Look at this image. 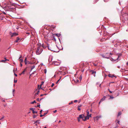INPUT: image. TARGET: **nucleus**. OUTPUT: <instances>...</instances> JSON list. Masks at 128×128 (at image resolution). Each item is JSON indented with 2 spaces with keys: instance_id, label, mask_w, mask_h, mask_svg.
<instances>
[{
  "instance_id": "nucleus-1",
  "label": "nucleus",
  "mask_w": 128,
  "mask_h": 128,
  "mask_svg": "<svg viewBox=\"0 0 128 128\" xmlns=\"http://www.w3.org/2000/svg\"><path fill=\"white\" fill-rule=\"evenodd\" d=\"M43 49L41 46H38L37 48L36 53V54L39 55L42 52Z\"/></svg>"
},
{
  "instance_id": "nucleus-2",
  "label": "nucleus",
  "mask_w": 128,
  "mask_h": 128,
  "mask_svg": "<svg viewBox=\"0 0 128 128\" xmlns=\"http://www.w3.org/2000/svg\"><path fill=\"white\" fill-rule=\"evenodd\" d=\"M54 46H52L51 45L50 46H48V48L49 50H50L51 51H53L54 52H55V51L54 50Z\"/></svg>"
},
{
  "instance_id": "nucleus-3",
  "label": "nucleus",
  "mask_w": 128,
  "mask_h": 128,
  "mask_svg": "<svg viewBox=\"0 0 128 128\" xmlns=\"http://www.w3.org/2000/svg\"><path fill=\"white\" fill-rule=\"evenodd\" d=\"M10 34L11 36V37L16 36L18 35L17 33H12L11 32H10Z\"/></svg>"
},
{
  "instance_id": "nucleus-4",
  "label": "nucleus",
  "mask_w": 128,
  "mask_h": 128,
  "mask_svg": "<svg viewBox=\"0 0 128 128\" xmlns=\"http://www.w3.org/2000/svg\"><path fill=\"white\" fill-rule=\"evenodd\" d=\"M84 116L83 114L80 115L78 116V118H82V120L84 121Z\"/></svg>"
},
{
  "instance_id": "nucleus-5",
  "label": "nucleus",
  "mask_w": 128,
  "mask_h": 128,
  "mask_svg": "<svg viewBox=\"0 0 128 128\" xmlns=\"http://www.w3.org/2000/svg\"><path fill=\"white\" fill-rule=\"evenodd\" d=\"M21 39H20V38L18 37L16 38V40L14 42H19L20 41Z\"/></svg>"
},
{
  "instance_id": "nucleus-6",
  "label": "nucleus",
  "mask_w": 128,
  "mask_h": 128,
  "mask_svg": "<svg viewBox=\"0 0 128 128\" xmlns=\"http://www.w3.org/2000/svg\"><path fill=\"white\" fill-rule=\"evenodd\" d=\"M90 72H92V74H94V77L96 76L95 74L96 73V71H94L93 70H91Z\"/></svg>"
},
{
  "instance_id": "nucleus-7",
  "label": "nucleus",
  "mask_w": 128,
  "mask_h": 128,
  "mask_svg": "<svg viewBox=\"0 0 128 128\" xmlns=\"http://www.w3.org/2000/svg\"><path fill=\"white\" fill-rule=\"evenodd\" d=\"M100 55L103 58H107V59L108 58V57H106V56H105V54H101Z\"/></svg>"
},
{
  "instance_id": "nucleus-8",
  "label": "nucleus",
  "mask_w": 128,
  "mask_h": 128,
  "mask_svg": "<svg viewBox=\"0 0 128 128\" xmlns=\"http://www.w3.org/2000/svg\"><path fill=\"white\" fill-rule=\"evenodd\" d=\"M105 56L108 57V58L109 59V58L110 57V56L109 54L108 53H106L105 54Z\"/></svg>"
},
{
  "instance_id": "nucleus-9",
  "label": "nucleus",
  "mask_w": 128,
  "mask_h": 128,
  "mask_svg": "<svg viewBox=\"0 0 128 128\" xmlns=\"http://www.w3.org/2000/svg\"><path fill=\"white\" fill-rule=\"evenodd\" d=\"M106 98V96H104L103 97V98L100 100V102H102Z\"/></svg>"
},
{
  "instance_id": "nucleus-10",
  "label": "nucleus",
  "mask_w": 128,
  "mask_h": 128,
  "mask_svg": "<svg viewBox=\"0 0 128 128\" xmlns=\"http://www.w3.org/2000/svg\"><path fill=\"white\" fill-rule=\"evenodd\" d=\"M89 116H84V121H85L87 119H89Z\"/></svg>"
},
{
  "instance_id": "nucleus-11",
  "label": "nucleus",
  "mask_w": 128,
  "mask_h": 128,
  "mask_svg": "<svg viewBox=\"0 0 128 128\" xmlns=\"http://www.w3.org/2000/svg\"><path fill=\"white\" fill-rule=\"evenodd\" d=\"M56 27L55 26H54L53 25H52L51 26V28H53L52 29V30L53 31L54 30H53Z\"/></svg>"
},
{
  "instance_id": "nucleus-12",
  "label": "nucleus",
  "mask_w": 128,
  "mask_h": 128,
  "mask_svg": "<svg viewBox=\"0 0 128 128\" xmlns=\"http://www.w3.org/2000/svg\"><path fill=\"white\" fill-rule=\"evenodd\" d=\"M24 63L25 64H27V60L26 59V58L24 60Z\"/></svg>"
},
{
  "instance_id": "nucleus-13",
  "label": "nucleus",
  "mask_w": 128,
  "mask_h": 128,
  "mask_svg": "<svg viewBox=\"0 0 128 128\" xmlns=\"http://www.w3.org/2000/svg\"><path fill=\"white\" fill-rule=\"evenodd\" d=\"M40 120H38L35 121L34 122V124L37 123L38 124H40V122L39 121Z\"/></svg>"
},
{
  "instance_id": "nucleus-14",
  "label": "nucleus",
  "mask_w": 128,
  "mask_h": 128,
  "mask_svg": "<svg viewBox=\"0 0 128 128\" xmlns=\"http://www.w3.org/2000/svg\"><path fill=\"white\" fill-rule=\"evenodd\" d=\"M27 69V68H26L24 70H23L22 72V74H24V72L26 71V70Z\"/></svg>"
},
{
  "instance_id": "nucleus-15",
  "label": "nucleus",
  "mask_w": 128,
  "mask_h": 128,
  "mask_svg": "<svg viewBox=\"0 0 128 128\" xmlns=\"http://www.w3.org/2000/svg\"><path fill=\"white\" fill-rule=\"evenodd\" d=\"M122 55V54H120V55H118V57L117 58V60H120V59L119 58Z\"/></svg>"
},
{
  "instance_id": "nucleus-16",
  "label": "nucleus",
  "mask_w": 128,
  "mask_h": 128,
  "mask_svg": "<svg viewBox=\"0 0 128 128\" xmlns=\"http://www.w3.org/2000/svg\"><path fill=\"white\" fill-rule=\"evenodd\" d=\"M39 92V90H38V91L35 94V96H37Z\"/></svg>"
},
{
  "instance_id": "nucleus-17",
  "label": "nucleus",
  "mask_w": 128,
  "mask_h": 128,
  "mask_svg": "<svg viewBox=\"0 0 128 128\" xmlns=\"http://www.w3.org/2000/svg\"><path fill=\"white\" fill-rule=\"evenodd\" d=\"M108 96H110V98H109V99H112L114 98V97H113L112 96L109 95H108Z\"/></svg>"
},
{
  "instance_id": "nucleus-18",
  "label": "nucleus",
  "mask_w": 128,
  "mask_h": 128,
  "mask_svg": "<svg viewBox=\"0 0 128 128\" xmlns=\"http://www.w3.org/2000/svg\"><path fill=\"white\" fill-rule=\"evenodd\" d=\"M108 76L110 77L111 78H112L113 77L115 76L114 75H112L110 74H108Z\"/></svg>"
},
{
  "instance_id": "nucleus-19",
  "label": "nucleus",
  "mask_w": 128,
  "mask_h": 128,
  "mask_svg": "<svg viewBox=\"0 0 128 128\" xmlns=\"http://www.w3.org/2000/svg\"><path fill=\"white\" fill-rule=\"evenodd\" d=\"M122 114V112H120L118 113V116H120Z\"/></svg>"
},
{
  "instance_id": "nucleus-20",
  "label": "nucleus",
  "mask_w": 128,
  "mask_h": 128,
  "mask_svg": "<svg viewBox=\"0 0 128 128\" xmlns=\"http://www.w3.org/2000/svg\"><path fill=\"white\" fill-rule=\"evenodd\" d=\"M101 116H98L96 117V118L97 120H98L100 118H101Z\"/></svg>"
},
{
  "instance_id": "nucleus-21",
  "label": "nucleus",
  "mask_w": 128,
  "mask_h": 128,
  "mask_svg": "<svg viewBox=\"0 0 128 128\" xmlns=\"http://www.w3.org/2000/svg\"><path fill=\"white\" fill-rule=\"evenodd\" d=\"M35 67V66L34 65L31 68V71Z\"/></svg>"
},
{
  "instance_id": "nucleus-22",
  "label": "nucleus",
  "mask_w": 128,
  "mask_h": 128,
  "mask_svg": "<svg viewBox=\"0 0 128 128\" xmlns=\"http://www.w3.org/2000/svg\"><path fill=\"white\" fill-rule=\"evenodd\" d=\"M55 35L58 37H59L60 36V34H56Z\"/></svg>"
},
{
  "instance_id": "nucleus-23",
  "label": "nucleus",
  "mask_w": 128,
  "mask_h": 128,
  "mask_svg": "<svg viewBox=\"0 0 128 128\" xmlns=\"http://www.w3.org/2000/svg\"><path fill=\"white\" fill-rule=\"evenodd\" d=\"M14 83H16L17 82V80H15V78H14Z\"/></svg>"
},
{
  "instance_id": "nucleus-24",
  "label": "nucleus",
  "mask_w": 128,
  "mask_h": 128,
  "mask_svg": "<svg viewBox=\"0 0 128 128\" xmlns=\"http://www.w3.org/2000/svg\"><path fill=\"white\" fill-rule=\"evenodd\" d=\"M4 59H5L4 61H5V62H6L7 61H9V60L6 59V58H4Z\"/></svg>"
},
{
  "instance_id": "nucleus-25",
  "label": "nucleus",
  "mask_w": 128,
  "mask_h": 128,
  "mask_svg": "<svg viewBox=\"0 0 128 128\" xmlns=\"http://www.w3.org/2000/svg\"><path fill=\"white\" fill-rule=\"evenodd\" d=\"M34 103H36V101L35 100H34V101L32 102L31 103V104H34Z\"/></svg>"
},
{
  "instance_id": "nucleus-26",
  "label": "nucleus",
  "mask_w": 128,
  "mask_h": 128,
  "mask_svg": "<svg viewBox=\"0 0 128 128\" xmlns=\"http://www.w3.org/2000/svg\"><path fill=\"white\" fill-rule=\"evenodd\" d=\"M13 72H14V70H13ZM14 75L16 76H17V75L15 74L14 72Z\"/></svg>"
},
{
  "instance_id": "nucleus-27",
  "label": "nucleus",
  "mask_w": 128,
  "mask_h": 128,
  "mask_svg": "<svg viewBox=\"0 0 128 128\" xmlns=\"http://www.w3.org/2000/svg\"><path fill=\"white\" fill-rule=\"evenodd\" d=\"M28 63V64H33L31 62H29V61H28V63Z\"/></svg>"
},
{
  "instance_id": "nucleus-28",
  "label": "nucleus",
  "mask_w": 128,
  "mask_h": 128,
  "mask_svg": "<svg viewBox=\"0 0 128 128\" xmlns=\"http://www.w3.org/2000/svg\"><path fill=\"white\" fill-rule=\"evenodd\" d=\"M15 91V90L14 89H13L12 90V94H13L14 96V92Z\"/></svg>"
},
{
  "instance_id": "nucleus-29",
  "label": "nucleus",
  "mask_w": 128,
  "mask_h": 128,
  "mask_svg": "<svg viewBox=\"0 0 128 128\" xmlns=\"http://www.w3.org/2000/svg\"><path fill=\"white\" fill-rule=\"evenodd\" d=\"M58 64V63L57 62H56L54 64L56 65H59V64Z\"/></svg>"
},
{
  "instance_id": "nucleus-30",
  "label": "nucleus",
  "mask_w": 128,
  "mask_h": 128,
  "mask_svg": "<svg viewBox=\"0 0 128 128\" xmlns=\"http://www.w3.org/2000/svg\"><path fill=\"white\" fill-rule=\"evenodd\" d=\"M78 120V122H79L80 121V118H78V117L77 118Z\"/></svg>"
},
{
  "instance_id": "nucleus-31",
  "label": "nucleus",
  "mask_w": 128,
  "mask_h": 128,
  "mask_svg": "<svg viewBox=\"0 0 128 128\" xmlns=\"http://www.w3.org/2000/svg\"><path fill=\"white\" fill-rule=\"evenodd\" d=\"M47 113H48V112H46L44 113V114H43V116H44L45 115H46V114H47Z\"/></svg>"
},
{
  "instance_id": "nucleus-32",
  "label": "nucleus",
  "mask_w": 128,
  "mask_h": 128,
  "mask_svg": "<svg viewBox=\"0 0 128 128\" xmlns=\"http://www.w3.org/2000/svg\"><path fill=\"white\" fill-rule=\"evenodd\" d=\"M30 110H32V112H33V111H34V109L33 108H30Z\"/></svg>"
},
{
  "instance_id": "nucleus-33",
  "label": "nucleus",
  "mask_w": 128,
  "mask_h": 128,
  "mask_svg": "<svg viewBox=\"0 0 128 128\" xmlns=\"http://www.w3.org/2000/svg\"><path fill=\"white\" fill-rule=\"evenodd\" d=\"M44 83V82H41V85H40V88H41V86H42V85Z\"/></svg>"
},
{
  "instance_id": "nucleus-34",
  "label": "nucleus",
  "mask_w": 128,
  "mask_h": 128,
  "mask_svg": "<svg viewBox=\"0 0 128 128\" xmlns=\"http://www.w3.org/2000/svg\"><path fill=\"white\" fill-rule=\"evenodd\" d=\"M82 76H81V75L80 76V77L79 78V80H81L82 79Z\"/></svg>"
},
{
  "instance_id": "nucleus-35",
  "label": "nucleus",
  "mask_w": 128,
  "mask_h": 128,
  "mask_svg": "<svg viewBox=\"0 0 128 128\" xmlns=\"http://www.w3.org/2000/svg\"><path fill=\"white\" fill-rule=\"evenodd\" d=\"M36 116H36L34 115H33V118H36Z\"/></svg>"
},
{
  "instance_id": "nucleus-36",
  "label": "nucleus",
  "mask_w": 128,
  "mask_h": 128,
  "mask_svg": "<svg viewBox=\"0 0 128 128\" xmlns=\"http://www.w3.org/2000/svg\"><path fill=\"white\" fill-rule=\"evenodd\" d=\"M37 113V112H35L34 111H33V112H32V113L34 114L35 113Z\"/></svg>"
},
{
  "instance_id": "nucleus-37",
  "label": "nucleus",
  "mask_w": 128,
  "mask_h": 128,
  "mask_svg": "<svg viewBox=\"0 0 128 128\" xmlns=\"http://www.w3.org/2000/svg\"><path fill=\"white\" fill-rule=\"evenodd\" d=\"M106 40L104 38L103 39H102V40H101V41H105Z\"/></svg>"
},
{
  "instance_id": "nucleus-38",
  "label": "nucleus",
  "mask_w": 128,
  "mask_h": 128,
  "mask_svg": "<svg viewBox=\"0 0 128 128\" xmlns=\"http://www.w3.org/2000/svg\"><path fill=\"white\" fill-rule=\"evenodd\" d=\"M60 78L58 80V81L56 82V83L57 84L58 82L60 81Z\"/></svg>"
},
{
  "instance_id": "nucleus-39",
  "label": "nucleus",
  "mask_w": 128,
  "mask_h": 128,
  "mask_svg": "<svg viewBox=\"0 0 128 128\" xmlns=\"http://www.w3.org/2000/svg\"><path fill=\"white\" fill-rule=\"evenodd\" d=\"M20 62H22V61H23V60L22 59H20Z\"/></svg>"
},
{
  "instance_id": "nucleus-40",
  "label": "nucleus",
  "mask_w": 128,
  "mask_h": 128,
  "mask_svg": "<svg viewBox=\"0 0 128 128\" xmlns=\"http://www.w3.org/2000/svg\"><path fill=\"white\" fill-rule=\"evenodd\" d=\"M73 103V102H72H72H70L69 103V104H72Z\"/></svg>"
},
{
  "instance_id": "nucleus-41",
  "label": "nucleus",
  "mask_w": 128,
  "mask_h": 128,
  "mask_svg": "<svg viewBox=\"0 0 128 128\" xmlns=\"http://www.w3.org/2000/svg\"><path fill=\"white\" fill-rule=\"evenodd\" d=\"M44 73L45 74H46V69H45L44 70Z\"/></svg>"
},
{
  "instance_id": "nucleus-42",
  "label": "nucleus",
  "mask_w": 128,
  "mask_h": 128,
  "mask_svg": "<svg viewBox=\"0 0 128 128\" xmlns=\"http://www.w3.org/2000/svg\"><path fill=\"white\" fill-rule=\"evenodd\" d=\"M89 111H88L87 112V115H88V116L89 115Z\"/></svg>"
},
{
  "instance_id": "nucleus-43",
  "label": "nucleus",
  "mask_w": 128,
  "mask_h": 128,
  "mask_svg": "<svg viewBox=\"0 0 128 128\" xmlns=\"http://www.w3.org/2000/svg\"><path fill=\"white\" fill-rule=\"evenodd\" d=\"M93 65L94 66H97V65L96 64H95V63H94Z\"/></svg>"
},
{
  "instance_id": "nucleus-44",
  "label": "nucleus",
  "mask_w": 128,
  "mask_h": 128,
  "mask_svg": "<svg viewBox=\"0 0 128 128\" xmlns=\"http://www.w3.org/2000/svg\"><path fill=\"white\" fill-rule=\"evenodd\" d=\"M78 110H81V109L80 108H79V107H78Z\"/></svg>"
},
{
  "instance_id": "nucleus-45",
  "label": "nucleus",
  "mask_w": 128,
  "mask_h": 128,
  "mask_svg": "<svg viewBox=\"0 0 128 128\" xmlns=\"http://www.w3.org/2000/svg\"><path fill=\"white\" fill-rule=\"evenodd\" d=\"M54 84L53 83H52V85H51V87H53V86H54Z\"/></svg>"
},
{
  "instance_id": "nucleus-46",
  "label": "nucleus",
  "mask_w": 128,
  "mask_h": 128,
  "mask_svg": "<svg viewBox=\"0 0 128 128\" xmlns=\"http://www.w3.org/2000/svg\"><path fill=\"white\" fill-rule=\"evenodd\" d=\"M42 110H41L40 111V114H41L42 113Z\"/></svg>"
},
{
  "instance_id": "nucleus-47",
  "label": "nucleus",
  "mask_w": 128,
  "mask_h": 128,
  "mask_svg": "<svg viewBox=\"0 0 128 128\" xmlns=\"http://www.w3.org/2000/svg\"><path fill=\"white\" fill-rule=\"evenodd\" d=\"M40 104L38 105H37L36 106V107H40Z\"/></svg>"
},
{
  "instance_id": "nucleus-48",
  "label": "nucleus",
  "mask_w": 128,
  "mask_h": 128,
  "mask_svg": "<svg viewBox=\"0 0 128 128\" xmlns=\"http://www.w3.org/2000/svg\"><path fill=\"white\" fill-rule=\"evenodd\" d=\"M42 46L44 48H45V47L44 46V44H42Z\"/></svg>"
},
{
  "instance_id": "nucleus-49",
  "label": "nucleus",
  "mask_w": 128,
  "mask_h": 128,
  "mask_svg": "<svg viewBox=\"0 0 128 128\" xmlns=\"http://www.w3.org/2000/svg\"><path fill=\"white\" fill-rule=\"evenodd\" d=\"M37 101H40V99L39 98H37L36 99Z\"/></svg>"
},
{
  "instance_id": "nucleus-50",
  "label": "nucleus",
  "mask_w": 128,
  "mask_h": 128,
  "mask_svg": "<svg viewBox=\"0 0 128 128\" xmlns=\"http://www.w3.org/2000/svg\"><path fill=\"white\" fill-rule=\"evenodd\" d=\"M92 114H90V115H88V116L89 117H91V116Z\"/></svg>"
},
{
  "instance_id": "nucleus-51",
  "label": "nucleus",
  "mask_w": 128,
  "mask_h": 128,
  "mask_svg": "<svg viewBox=\"0 0 128 128\" xmlns=\"http://www.w3.org/2000/svg\"><path fill=\"white\" fill-rule=\"evenodd\" d=\"M82 106V105H80V106H78V107L80 108V107H81Z\"/></svg>"
},
{
  "instance_id": "nucleus-52",
  "label": "nucleus",
  "mask_w": 128,
  "mask_h": 128,
  "mask_svg": "<svg viewBox=\"0 0 128 128\" xmlns=\"http://www.w3.org/2000/svg\"><path fill=\"white\" fill-rule=\"evenodd\" d=\"M44 95H46V94H42L40 95V96H43Z\"/></svg>"
},
{
  "instance_id": "nucleus-53",
  "label": "nucleus",
  "mask_w": 128,
  "mask_h": 128,
  "mask_svg": "<svg viewBox=\"0 0 128 128\" xmlns=\"http://www.w3.org/2000/svg\"><path fill=\"white\" fill-rule=\"evenodd\" d=\"M78 102V100H75L74 101V102Z\"/></svg>"
},
{
  "instance_id": "nucleus-54",
  "label": "nucleus",
  "mask_w": 128,
  "mask_h": 128,
  "mask_svg": "<svg viewBox=\"0 0 128 128\" xmlns=\"http://www.w3.org/2000/svg\"><path fill=\"white\" fill-rule=\"evenodd\" d=\"M57 112L56 110H55L53 111L54 113H56Z\"/></svg>"
},
{
  "instance_id": "nucleus-55",
  "label": "nucleus",
  "mask_w": 128,
  "mask_h": 128,
  "mask_svg": "<svg viewBox=\"0 0 128 128\" xmlns=\"http://www.w3.org/2000/svg\"><path fill=\"white\" fill-rule=\"evenodd\" d=\"M84 69H82V70H81V71L83 72H84Z\"/></svg>"
},
{
  "instance_id": "nucleus-56",
  "label": "nucleus",
  "mask_w": 128,
  "mask_h": 128,
  "mask_svg": "<svg viewBox=\"0 0 128 128\" xmlns=\"http://www.w3.org/2000/svg\"><path fill=\"white\" fill-rule=\"evenodd\" d=\"M4 60H2L1 62H5V61H4Z\"/></svg>"
},
{
  "instance_id": "nucleus-57",
  "label": "nucleus",
  "mask_w": 128,
  "mask_h": 128,
  "mask_svg": "<svg viewBox=\"0 0 128 128\" xmlns=\"http://www.w3.org/2000/svg\"><path fill=\"white\" fill-rule=\"evenodd\" d=\"M126 64L127 66H128V61L126 62Z\"/></svg>"
},
{
  "instance_id": "nucleus-58",
  "label": "nucleus",
  "mask_w": 128,
  "mask_h": 128,
  "mask_svg": "<svg viewBox=\"0 0 128 128\" xmlns=\"http://www.w3.org/2000/svg\"><path fill=\"white\" fill-rule=\"evenodd\" d=\"M43 116V115H42V114H41L40 115V117H42V116Z\"/></svg>"
},
{
  "instance_id": "nucleus-59",
  "label": "nucleus",
  "mask_w": 128,
  "mask_h": 128,
  "mask_svg": "<svg viewBox=\"0 0 128 128\" xmlns=\"http://www.w3.org/2000/svg\"><path fill=\"white\" fill-rule=\"evenodd\" d=\"M20 66H22V64H20Z\"/></svg>"
},
{
  "instance_id": "nucleus-60",
  "label": "nucleus",
  "mask_w": 128,
  "mask_h": 128,
  "mask_svg": "<svg viewBox=\"0 0 128 128\" xmlns=\"http://www.w3.org/2000/svg\"><path fill=\"white\" fill-rule=\"evenodd\" d=\"M26 34H30V33L29 32H27L26 33Z\"/></svg>"
},
{
  "instance_id": "nucleus-61",
  "label": "nucleus",
  "mask_w": 128,
  "mask_h": 128,
  "mask_svg": "<svg viewBox=\"0 0 128 128\" xmlns=\"http://www.w3.org/2000/svg\"><path fill=\"white\" fill-rule=\"evenodd\" d=\"M119 122H120V121H118L117 122V123L118 124H119Z\"/></svg>"
},
{
  "instance_id": "nucleus-62",
  "label": "nucleus",
  "mask_w": 128,
  "mask_h": 128,
  "mask_svg": "<svg viewBox=\"0 0 128 128\" xmlns=\"http://www.w3.org/2000/svg\"><path fill=\"white\" fill-rule=\"evenodd\" d=\"M43 98H40V100H42L43 99Z\"/></svg>"
},
{
  "instance_id": "nucleus-63",
  "label": "nucleus",
  "mask_w": 128,
  "mask_h": 128,
  "mask_svg": "<svg viewBox=\"0 0 128 128\" xmlns=\"http://www.w3.org/2000/svg\"><path fill=\"white\" fill-rule=\"evenodd\" d=\"M3 14H6V13L5 12H3Z\"/></svg>"
},
{
  "instance_id": "nucleus-64",
  "label": "nucleus",
  "mask_w": 128,
  "mask_h": 128,
  "mask_svg": "<svg viewBox=\"0 0 128 128\" xmlns=\"http://www.w3.org/2000/svg\"><path fill=\"white\" fill-rule=\"evenodd\" d=\"M110 93H112V92L111 91H110V92H109Z\"/></svg>"
}]
</instances>
